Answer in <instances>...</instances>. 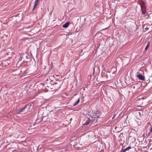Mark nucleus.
<instances>
[{
	"mask_svg": "<svg viewBox=\"0 0 152 152\" xmlns=\"http://www.w3.org/2000/svg\"><path fill=\"white\" fill-rule=\"evenodd\" d=\"M37 4L35 3L33 10L36 7Z\"/></svg>",
	"mask_w": 152,
	"mask_h": 152,
	"instance_id": "obj_15",
	"label": "nucleus"
},
{
	"mask_svg": "<svg viewBox=\"0 0 152 152\" xmlns=\"http://www.w3.org/2000/svg\"><path fill=\"white\" fill-rule=\"evenodd\" d=\"M120 152H121V151Z\"/></svg>",
	"mask_w": 152,
	"mask_h": 152,
	"instance_id": "obj_23",
	"label": "nucleus"
},
{
	"mask_svg": "<svg viewBox=\"0 0 152 152\" xmlns=\"http://www.w3.org/2000/svg\"><path fill=\"white\" fill-rule=\"evenodd\" d=\"M142 16L143 17H145L146 15V14L145 10H142Z\"/></svg>",
	"mask_w": 152,
	"mask_h": 152,
	"instance_id": "obj_8",
	"label": "nucleus"
},
{
	"mask_svg": "<svg viewBox=\"0 0 152 152\" xmlns=\"http://www.w3.org/2000/svg\"><path fill=\"white\" fill-rule=\"evenodd\" d=\"M144 73L143 71L141 69H140V70L137 72L136 74V75H142Z\"/></svg>",
	"mask_w": 152,
	"mask_h": 152,
	"instance_id": "obj_4",
	"label": "nucleus"
},
{
	"mask_svg": "<svg viewBox=\"0 0 152 152\" xmlns=\"http://www.w3.org/2000/svg\"><path fill=\"white\" fill-rule=\"evenodd\" d=\"M150 131L151 132H152V127H151V130Z\"/></svg>",
	"mask_w": 152,
	"mask_h": 152,
	"instance_id": "obj_17",
	"label": "nucleus"
},
{
	"mask_svg": "<svg viewBox=\"0 0 152 152\" xmlns=\"http://www.w3.org/2000/svg\"><path fill=\"white\" fill-rule=\"evenodd\" d=\"M141 8L142 10H146V6L145 3L143 2L142 4L141 5Z\"/></svg>",
	"mask_w": 152,
	"mask_h": 152,
	"instance_id": "obj_5",
	"label": "nucleus"
},
{
	"mask_svg": "<svg viewBox=\"0 0 152 152\" xmlns=\"http://www.w3.org/2000/svg\"><path fill=\"white\" fill-rule=\"evenodd\" d=\"M28 108H29V109L30 108V107H28Z\"/></svg>",
	"mask_w": 152,
	"mask_h": 152,
	"instance_id": "obj_22",
	"label": "nucleus"
},
{
	"mask_svg": "<svg viewBox=\"0 0 152 152\" xmlns=\"http://www.w3.org/2000/svg\"><path fill=\"white\" fill-rule=\"evenodd\" d=\"M96 68H97V69H99V70L100 71V69H99V67H96Z\"/></svg>",
	"mask_w": 152,
	"mask_h": 152,
	"instance_id": "obj_18",
	"label": "nucleus"
},
{
	"mask_svg": "<svg viewBox=\"0 0 152 152\" xmlns=\"http://www.w3.org/2000/svg\"><path fill=\"white\" fill-rule=\"evenodd\" d=\"M69 24V22H67L65 24H64L63 26L64 28H66L68 27Z\"/></svg>",
	"mask_w": 152,
	"mask_h": 152,
	"instance_id": "obj_9",
	"label": "nucleus"
},
{
	"mask_svg": "<svg viewBox=\"0 0 152 152\" xmlns=\"http://www.w3.org/2000/svg\"><path fill=\"white\" fill-rule=\"evenodd\" d=\"M137 77L139 79L142 80H145V77L144 76L142 75H136Z\"/></svg>",
	"mask_w": 152,
	"mask_h": 152,
	"instance_id": "obj_3",
	"label": "nucleus"
},
{
	"mask_svg": "<svg viewBox=\"0 0 152 152\" xmlns=\"http://www.w3.org/2000/svg\"><path fill=\"white\" fill-rule=\"evenodd\" d=\"M150 42H148V43L146 46V47L145 48V50H147V49L148 48V47L150 46Z\"/></svg>",
	"mask_w": 152,
	"mask_h": 152,
	"instance_id": "obj_13",
	"label": "nucleus"
},
{
	"mask_svg": "<svg viewBox=\"0 0 152 152\" xmlns=\"http://www.w3.org/2000/svg\"><path fill=\"white\" fill-rule=\"evenodd\" d=\"M90 121H90L89 120V118H88V120H87L83 124V125H88L89 124V123Z\"/></svg>",
	"mask_w": 152,
	"mask_h": 152,
	"instance_id": "obj_11",
	"label": "nucleus"
},
{
	"mask_svg": "<svg viewBox=\"0 0 152 152\" xmlns=\"http://www.w3.org/2000/svg\"><path fill=\"white\" fill-rule=\"evenodd\" d=\"M94 115L96 116V117H97V118H98L100 117L101 115V113L97 111L96 113Z\"/></svg>",
	"mask_w": 152,
	"mask_h": 152,
	"instance_id": "obj_7",
	"label": "nucleus"
},
{
	"mask_svg": "<svg viewBox=\"0 0 152 152\" xmlns=\"http://www.w3.org/2000/svg\"><path fill=\"white\" fill-rule=\"evenodd\" d=\"M39 0H35V3L37 4Z\"/></svg>",
	"mask_w": 152,
	"mask_h": 152,
	"instance_id": "obj_16",
	"label": "nucleus"
},
{
	"mask_svg": "<svg viewBox=\"0 0 152 152\" xmlns=\"http://www.w3.org/2000/svg\"><path fill=\"white\" fill-rule=\"evenodd\" d=\"M95 111L94 110H92L90 113L91 116H93V115H95Z\"/></svg>",
	"mask_w": 152,
	"mask_h": 152,
	"instance_id": "obj_12",
	"label": "nucleus"
},
{
	"mask_svg": "<svg viewBox=\"0 0 152 152\" xmlns=\"http://www.w3.org/2000/svg\"><path fill=\"white\" fill-rule=\"evenodd\" d=\"M115 116V115H114V116L113 117V118H112V119H113V118H114V117Z\"/></svg>",
	"mask_w": 152,
	"mask_h": 152,
	"instance_id": "obj_21",
	"label": "nucleus"
},
{
	"mask_svg": "<svg viewBox=\"0 0 152 152\" xmlns=\"http://www.w3.org/2000/svg\"><path fill=\"white\" fill-rule=\"evenodd\" d=\"M26 58L27 59H29V56L28 55H26L25 56Z\"/></svg>",
	"mask_w": 152,
	"mask_h": 152,
	"instance_id": "obj_14",
	"label": "nucleus"
},
{
	"mask_svg": "<svg viewBox=\"0 0 152 152\" xmlns=\"http://www.w3.org/2000/svg\"><path fill=\"white\" fill-rule=\"evenodd\" d=\"M30 105V106H31V104L30 103L25 105L22 108H20L18 111L17 114H19L20 113L24 112L25 111V109L28 106Z\"/></svg>",
	"mask_w": 152,
	"mask_h": 152,
	"instance_id": "obj_1",
	"label": "nucleus"
},
{
	"mask_svg": "<svg viewBox=\"0 0 152 152\" xmlns=\"http://www.w3.org/2000/svg\"><path fill=\"white\" fill-rule=\"evenodd\" d=\"M148 27H146L145 28V29L146 30H148Z\"/></svg>",
	"mask_w": 152,
	"mask_h": 152,
	"instance_id": "obj_20",
	"label": "nucleus"
},
{
	"mask_svg": "<svg viewBox=\"0 0 152 152\" xmlns=\"http://www.w3.org/2000/svg\"><path fill=\"white\" fill-rule=\"evenodd\" d=\"M89 120L91 121H92L93 123H95L97 122L98 120V118L94 115L93 116H91V117L89 118Z\"/></svg>",
	"mask_w": 152,
	"mask_h": 152,
	"instance_id": "obj_2",
	"label": "nucleus"
},
{
	"mask_svg": "<svg viewBox=\"0 0 152 152\" xmlns=\"http://www.w3.org/2000/svg\"><path fill=\"white\" fill-rule=\"evenodd\" d=\"M80 98H79L78 100L75 103H74L73 104V106H75L76 105L80 102Z\"/></svg>",
	"mask_w": 152,
	"mask_h": 152,
	"instance_id": "obj_10",
	"label": "nucleus"
},
{
	"mask_svg": "<svg viewBox=\"0 0 152 152\" xmlns=\"http://www.w3.org/2000/svg\"><path fill=\"white\" fill-rule=\"evenodd\" d=\"M94 72H95V67L93 68Z\"/></svg>",
	"mask_w": 152,
	"mask_h": 152,
	"instance_id": "obj_19",
	"label": "nucleus"
},
{
	"mask_svg": "<svg viewBox=\"0 0 152 152\" xmlns=\"http://www.w3.org/2000/svg\"><path fill=\"white\" fill-rule=\"evenodd\" d=\"M132 147L130 146H129L126 148L122 149L121 151V152H125L127 151H129L130 149Z\"/></svg>",
	"mask_w": 152,
	"mask_h": 152,
	"instance_id": "obj_6",
	"label": "nucleus"
}]
</instances>
